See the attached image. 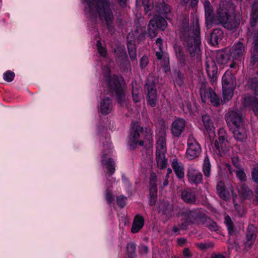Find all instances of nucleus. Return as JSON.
Masks as SVG:
<instances>
[{
	"instance_id": "1",
	"label": "nucleus",
	"mask_w": 258,
	"mask_h": 258,
	"mask_svg": "<svg viewBox=\"0 0 258 258\" xmlns=\"http://www.w3.org/2000/svg\"><path fill=\"white\" fill-rule=\"evenodd\" d=\"M207 27L221 24L225 28L233 30L237 28L240 22V15L234 14L235 6L231 0H221L217 10L218 18L214 16L212 7L205 9Z\"/></svg>"
},
{
	"instance_id": "2",
	"label": "nucleus",
	"mask_w": 258,
	"mask_h": 258,
	"mask_svg": "<svg viewBox=\"0 0 258 258\" xmlns=\"http://www.w3.org/2000/svg\"><path fill=\"white\" fill-rule=\"evenodd\" d=\"M85 3L84 14L90 20L99 17L101 23L105 24L108 30L114 29V16L109 0H83Z\"/></svg>"
},
{
	"instance_id": "3",
	"label": "nucleus",
	"mask_w": 258,
	"mask_h": 258,
	"mask_svg": "<svg viewBox=\"0 0 258 258\" xmlns=\"http://www.w3.org/2000/svg\"><path fill=\"white\" fill-rule=\"evenodd\" d=\"M181 38L183 40V44L186 47L191 57L199 59L201 55L200 45V28L197 26L195 29L188 28V22L186 17L183 20V26L180 29Z\"/></svg>"
},
{
	"instance_id": "4",
	"label": "nucleus",
	"mask_w": 258,
	"mask_h": 258,
	"mask_svg": "<svg viewBox=\"0 0 258 258\" xmlns=\"http://www.w3.org/2000/svg\"><path fill=\"white\" fill-rule=\"evenodd\" d=\"M103 72L108 92L117 97L118 102L121 106L126 105L125 83L123 78L116 75L111 76L110 70L108 67H104Z\"/></svg>"
},
{
	"instance_id": "5",
	"label": "nucleus",
	"mask_w": 258,
	"mask_h": 258,
	"mask_svg": "<svg viewBox=\"0 0 258 258\" xmlns=\"http://www.w3.org/2000/svg\"><path fill=\"white\" fill-rule=\"evenodd\" d=\"M143 127L140 126L138 122H132V128L128 137V145L131 149L134 150L138 145L143 146L146 141L149 144H152V134L148 128H146L147 134L145 140H139L141 134L143 133Z\"/></svg>"
},
{
	"instance_id": "6",
	"label": "nucleus",
	"mask_w": 258,
	"mask_h": 258,
	"mask_svg": "<svg viewBox=\"0 0 258 258\" xmlns=\"http://www.w3.org/2000/svg\"><path fill=\"white\" fill-rule=\"evenodd\" d=\"M181 229H186L192 224H202L206 219V215L202 210L197 209L186 210L181 214Z\"/></svg>"
},
{
	"instance_id": "7",
	"label": "nucleus",
	"mask_w": 258,
	"mask_h": 258,
	"mask_svg": "<svg viewBox=\"0 0 258 258\" xmlns=\"http://www.w3.org/2000/svg\"><path fill=\"white\" fill-rule=\"evenodd\" d=\"M101 141L102 142L103 145V147L104 148L103 151L101 163L102 165L105 166L107 170V174H110L112 175L114 173L115 168V163L113 160L110 157L112 152L111 145L110 143L109 136H105L104 138L101 139Z\"/></svg>"
},
{
	"instance_id": "8",
	"label": "nucleus",
	"mask_w": 258,
	"mask_h": 258,
	"mask_svg": "<svg viewBox=\"0 0 258 258\" xmlns=\"http://www.w3.org/2000/svg\"><path fill=\"white\" fill-rule=\"evenodd\" d=\"M222 84L223 101H228L232 98L236 86V78L230 71H226L223 76Z\"/></svg>"
},
{
	"instance_id": "9",
	"label": "nucleus",
	"mask_w": 258,
	"mask_h": 258,
	"mask_svg": "<svg viewBox=\"0 0 258 258\" xmlns=\"http://www.w3.org/2000/svg\"><path fill=\"white\" fill-rule=\"evenodd\" d=\"M156 144V159L157 165L160 169H164L167 165V160L165 157L167 150L164 134L158 138Z\"/></svg>"
},
{
	"instance_id": "10",
	"label": "nucleus",
	"mask_w": 258,
	"mask_h": 258,
	"mask_svg": "<svg viewBox=\"0 0 258 258\" xmlns=\"http://www.w3.org/2000/svg\"><path fill=\"white\" fill-rule=\"evenodd\" d=\"M215 147L218 150L220 156L226 155L230 147L227 132L223 128H220L218 131V138L216 140Z\"/></svg>"
},
{
	"instance_id": "11",
	"label": "nucleus",
	"mask_w": 258,
	"mask_h": 258,
	"mask_svg": "<svg viewBox=\"0 0 258 258\" xmlns=\"http://www.w3.org/2000/svg\"><path fill=\"white\" fill-rule=\"evenodd\" d=\"M187 144V148L185 157L188 160H191L200 155L201 151V147L192 135L188 136Z\"/></svg>"
},
{
	"instance_id": "12",
	"label": "nucleus",
	"mask_w": 258,
	"mask_h": 258,
	"mask_svg": "<svg viewBox=\"0 0 258 258\" xmlns=\"http://www.w3.org/2000/svg\"><path fill=\"white\" fill-rule=\"evenodd\" d=\"M225 118L229 126L235 127L244 123L241 115L237 110H229L225 114Z\"/></svg>"
},
{
	"instance_id": "13",
	"label": "nucleus",
	"mask_w": 258,
	"mask_h": 258,
	"mask_svg": "<svg viewBox=\"0 0 258 258\" xmlns=\"http://www.w3.org/2000/svg\"><path fill=\"white\" fill-rule=\"evenodd\" d=\"M147 89V101L149 105L151 107H154L156 105L157 102V90L154 83H150L149 80H148L145 85Z\"/></svg>"
},
{
	"instance_id": "14",
	"label": "nucleus",
	"mask_w": 258,
	"mask_h": 258,
	"mask_svg": "<svg viewBox=\"0 0 258 258\" xmlns=\"http://www.w3.org/2000/svg\"><path fill=\"white\" fill-rule=\"evenodd\" d=\"M245 53V48L243 43L238 42L234 44L231 51V56L234 60L240 61Z\"/></svg>"
},
{
	"instance_id": "15",
	"label": "nucleus",
	"mask_w": 258,
	"mask_h": 258,
	"mask_svg": "<svg viewBox=\"0 0 258 258\" xmlns=\"http://www.w3.org/2000/svg\"><path fill=\"white\" fill-rule=\"evenodd\" d=\"M185 126L184 119L179 118L175 120L172 123L171 130L174 137H179L183 132Z\"/></svg>"
},
{
	"instance_id": "16",
	"label": "nucleus",
	"mask_w": 258,
	"mask_h": 258,
	"mask_svg": "<svg viewBox=\"0 0 258 258\" xmlns=\"http://www.w3.org/2000/svg\"><path fill=\"white\" fill-rule=\"evenodd\" d=\"M187 178L189 182L195 184H199L203 180V175L201 172L192 167L188 169Z\"/></svg>"
},
{
	"instance_id": "17",
	"label": "nucleus",
	"mask_w": 258,
	"mask_h": 258,
	"mask_svg": "<svg viewBox=\"0 0 258 258\" xmlns=\"http://www.w3.org/2000/svg\"><path fill=\"white\" fill-rule=\"evenodd\" d=\"M114 53L116 55V60L120 67L128 64L124 47H117L114 49Z\"/></svg>"
},
{
	"instance_id": "18",
	"label": "nucleus",
	"mask_w": 258,
	"mask_h": 258,
	"mask_svg": "<svg viewBox=\"0 0 258 258\" xmlns=\"http://www.w3.org/2000/svg\"><path fill=\"white\" fill-rule=\"evenodd\" d=\"M112 109L111 100L108 97L102 98L99 105V111L103 115L110 113Z\"/></svg>"
},
{
	"instance_id": "19",
	"label": "nucleus",
	"mask_w": 258,
	"mask_h": 258,
	"mask_svg": "<svg viewBox=\"0 0 258 258\" xmlns=\"http://www.w3.org/2000/svg\"><path fill=\"white\" fill-rule=\"evenodd\" d=\"M234 127L235 128L233 131L234 138L238 141H243L246 140L247 134L244 124L243 123Z\"/></svg>"
},
{
	"instance_id": "20",
	"label": "nucleus",
	"mask_w": 258,
	"mask_h": 258,
	"mask_svg": "<svg viewBox=\"0 0 258 258\" xmlns=\"http://www.w3.org/2000/svg\"><path fill=\"white\" fill-rule=\"evenodd\" d=\"M171 166L179 178H182L184 176L183 164L178 160L177 158L173 159L171 162Z\"/></svg>"
},
{
	"instance_id": "21",
	"label": "nucleus",
	"mask_w": 258,
	"mask_h": 258,
	"mask_svg": "<svg viewBox=\"0 0 258 258\" xmlns=\"http://www.w3.org/2000/svg\"><path fill=\"white\" fill-rule=\"evenodd\" d=\"M144 218L140 215H137L134 219L132 224L131 231L133 233L138 232L144 225Z\"/></svg>"
},
{
	"instance_id": "22",
	"label": "nucleus",
	"mask_w": 258,
	"mask_h": 258,
	"mask_svg": "<svg viewBox=\"0 0 258 258\" xmlns=\"http://www.w3.org/2000/svg\"><path fill=\"white\" fill-rule=\"evenodd\" d=\"M207 73L210 78L214 79L217 73V68L215 62L213 60H208L205 64Z\"/></svg>"
},
{
	"instance_id": "23",
	"label": "nucleus",
	"mask_w": 258,
	"mask_h": 258,
	"mask_svg": "<svg viewBox=\"0 0 258 258\" xmlns=\"http://www.w3.org/2000/svg\"><path fill=\"white\" fill-rule=\"evenodd\" d=\"M181 198L185 202L189 204L195 203L196 201L195 194L191 189H184L182 190Z\"/></svg>"
},
{
	"instance_id": "24",
	"label": "nucleus",
	"mask_w": 258,
	"mask_h": 258,
	"mask_svg": "<svg viewBox=\"0 0 258 258\" xmlns=\"http://www.w3.org/2000/svg\"><path fill=\"white\" fill-rule=\"evenodd\" d=\"M203 125L200 127V130L207 132L212 131L214 129V125L211 122L210 117L207 114L202 115Z\"/></svg>"
},
{
	"instance_id": "25",
	"label": "nucleus",
	"mask_w": 258,
	"mask_h": 258,
	"mask_svg": "<svg viewBox=\"0 0 258 258\" xmlns=\"http://www.w3.org/2000/svg\"><path fill=\"white\" fill-rule=\"evenodd\" d=\"M223 32L220 29H215L211 34L210 42L213 45H217L223 37Z\"/></svg>"
},
{
	"instance_id": "26",
	"label": "nucleus",
	"mask_w": 258,
	"mask_h": 258,
	"mask_svg": "<svg viewBox=\"0 0 258 258\" xmlns=\"http://www.w3.org/2000/svg\"><path fill=\"white\" fill-rule=\"evenodd\" d=\"M257 62H258V37L254 40L253 46L251 50L249 63L250 66H253Z\"/></svg>"
},
{
	"instance_id": "27",
	"label": "nucleus",
	"mask_w": 258,
	"mask_h": 258,
	"mask_svg": "<svg viewBox=\"0 0 258 258\" xmlns=\"http://www.w3.org/2000/svg\"><path fill=\"white\" fill-rule=\"evenodd\" d=\"M158 8L159 13L164 15L167 20H171L172 19L171 9L168 5L164 3H162L159 5Z\"/></svg>"
},
{
	"instance_id": "28",
	"label": "nucleus",
	"mask_w": 258,
	"mask_h": 258,
	"mask_svg": "<svg viewBox=\"0 0 258 258\" xmlns=\"http://www.w3.org/2000/svg\"><path fill=\"white\" fill-rule=\"evenodd\" d=\"M159 209L163 213L167 216L170 217L173 214V206L168 202H162L160 204Z\"/></svg>"
},
{
	"instance_id": "29",
	"label": "nucleus",
	"mask_w": 258,
	"mask_h": 258,
	"mask_svg": "<svg viewBox=\"0 0 258 258\" xmlns=\"http://www.w3.org/2000/svg\"><path fill=\"white\" fill-rule=\"evenodd\" d=\"M211 165L209 158L208 156L205 157L204 160L202 170L206 178L210 177L211 175Z\"/></svg>"
},
{
	"instance_id": "30",
	"label": "nucleus",
	"mask_w": 258,
	"mask_h": 258,
	"mask_svg": "<svg viewBox=\"0 0 258 258\" xmlns=\"http://www.w3.org/2000/svg\"><path fill=\"white\" fill-rule=\"evenodd\" d=\"M217 191L219 196L222 199L226 200L228 198V194L227 193L224 183L223 181H219L216 187Z\"/></svg>"
},
{
	"instance_id": "31",
	"label": "nucleus",
	"mask_w": 258,
	"mask_h": 258,
	"mask_svg": "<svg viewBox=\"0 0 258 258\" xmlns=\"http://www.w3.org/2000/svg\"><path fill=\"white\" fill-rule=\"evenodd\" d=\"M151 20H154L156 24L154 25L158 29L165 30L167 26V23L165 19L160 17H154Z\"/></svg>"
},
{
	"instance_id": "32",
	"label": "nucleus",
	"mask_w": 258,
	"mask_h": 258,
	"mask_svg": "<svg viewBox=\"0 0 258 258\" xmlns=\"http://www.w3.org/2000/svg\"><path fill=\"white\" fill-rule=\"evenodd\" d=\"M256 228L253 225H249L247 228L246 237L248 241H255Z\"/></svg>"
},
{
	"instance_id": "33",
	"label": "nucleus",
	"mask_w": 258,
	"mask_h": 258,
	"mask_svg": "<svg viewBox=\"0 0 258 258\" xmlns=\"http://www.w3.org/2000/svg\"><path fill=\"white\" fill-rule=\"evenodd\" d=\"M238 192L240 195L244 199L250 198L252 195V191L245 185H241L238 188Z\"/></svg>"
},
{
	"instance_id": "34",
	"label": "nucleus",
	"mask_w": 258,
	"mask_h": 258,
	"mask_svg": "<svg viewBox=\"0 0 258 258\" xmlns=\"http://www.w3.org/2000/svg\"><path fill=\"white\" fill-rule=\"evenodd\" d=\"M156 22L154 20H150L148 29V34L152 37H155L156 36L158 32V28L154 25Z\"/></svg>"
},
{
	"instance_id": "35",
	"label": "nucleus",
	"mask_w": 258,
	"mask_h": 258,
	"mask_svg": "<svg viewBox=\"0 0 258 258\" xmlns=\"http://www.w3.org/2000/svg\"><path fill=\"white\" fill-rule=\"evenodd\" d=\"M176 57L181 66L185 64V56L182 48L179 46L174 47Z\"/></svg>"
},
{
	"instance_id": "36",
	"label": "nucleus",
	"mask_w": 258,
	"mask_h": 258,
	"mask_svg": "<svg viewBox=\"0 0 258 258\" xmlns=\"http://www.w3.org/2000/svg\"><path fill=\"white\" fill-rule=\"evenodd\" d=\"M136 245L135 243H127L126 246V250L128 257L129 258H136Z\"/></svg>"
},
{
	"instance_id": "37",
	"label": "nucleus",
	"mask_w": 258,
	"mask_h": 258,
	"mask_svg": "<svg viewBox=\"0 0 258 258\" xmlns=\"http://www.w3.org/2000/svg\"><path fill=\"white\" fill-rule=\"evenodd\" d=\"M213 90L211 89H206L204 87L200 89V95L203 102L206 103L207 99L210 98V96L212 93Z\"/></svg>"
},
{
	"instance_id": "38",
	"label": "nucleus",
	"mask_w": 258,
	"mask_h": 258,
	"mask_svg": "<svg viewBox=\"0 0 258 258\" xmlns=\"http://www.w3.org/2000/svg\"><path fill=\"white\" fill-rule=\"evenodd\" d=\"M216 59L219 64H225L228 61V58L225 53L223 51H219L216 54Z\"/></svg>"
},
{
	"instance_id": "39",
	"label": "nucleus",
	"mask_w": 258,
	"mask_h": 258,
	"mask_svg": "<svg viewBox=\"0 0 258 258\" xmlns=\"http://www.w3.org/2000/svg\"><path fill=\"white\" fill-rule=\"evenodd\" d=\"M156 45L158 47L159 51H157L156 55L158 59H161L164 54L162 49L163 40L161 38H157L156 42Z\"/></svg>"
},
{
	"instance_id": "40",
	"label": "nucleus",
	"mask_w": 258,
	"mask_h": 258,
	"mask_svg": "<svg viewBox=\"0 0 258 258\" xmlns=\"http://www.w3.org/2000/svg\"><path fill=\"white\" fill-rule=\"evenodd\" d=\"M202 224H205L206 226L211 231H216L218 229V227L216 223L210 218H208L207 216L205 222L202 223Z\"/></svg>"
},
{
	"instance_id": "41",
	"label": "nucleus",
	"mask_w": 258,
	"mask_h": 258,
	"mask_svg": "<svg viewBox=\"0 0 258 258\" xmlns=\"http://www.w3.org/2000/svg\"><path fill=\"white\" fill-rule=\"evenodd\" d=\"M128 51L130 58L132 60H135L136 59V47L134 43L129 42L127 44Z\"/></svg>"
},
{
	"instance_id": "42",
	"label": "nucleus",
	"mask_w": 258,
	"mask_h": 258,
	"mask_svg": "<svg viewBox=\"0 0 258 258\" xmlns=\"http://www.w3.org/2000/svg\"><path fill=\"white\" fill-rule=\"evenodd\" d=\"M157 199V191L155 187L150 189L149 204L150 206H154L156 204Z\"/></svg>"
},
{
	"instance_id": "43",
	"label": "nucleus",
	"mask_w": 258,
	"mask_h": 258,
	"mask_svg": "<svg viewBox=\"0 0 258 258\" xmlns=\"http://www.w3.org/2000/svg\"><path fill=\"white\" fill-rule=\"evenodd\" d=\"M196 246L201 251H206L209 248H212L214 245L213 243H196Z\"/></svg>"
},
{
	"instance_id": "44",
	"label": "nucleus",
	"mask_w": 258,
	"mask_h": 258,
	"mask_svg": "<svg viewBox=\"0 0 258 258\" xmlns=\"http://www.w3.org/2000/svg\"><path fill=\"white\" fill-rule=\"evenodd\" d=\"M210 100L211 104L216 106L217 107L220 105V100L219 98V97L217 96L215 92L213 91H212V93L211 94L210 96Z\"/></svg>"
},
{
	"instance_id": "45",
	"label": "nucleus",
	"mask_w": 258,
	"mask_h": 258,
	"mask_svg": "<svg viewBox=\"0 0 258 258\" xmlns=\"http://www.w3.org/2000/svg\"><path fill=\"white\" fill-rule=\"evenodd\" d=\"M96 47L100 55L104 57H105L107 54V50L105 47L102 46L100 40L97 41Z\"/></svg>"
},
{
	"instance_id": "46",
	"label": "nucleus",
	"mask_w": 258,
	"mask_h": 258,
	"mask_svg": "<svg viewBox=\"0 0 258 258\" xmlns=\"http://www.w3.org/2000/svg\"><path fill=\"white\" fill-rule=\"evenodd\" d=\"M250 86L251 89L253 91L255 95L258 96V80L255 78H253L250 80Z\"/></svg>"
},
{
	"instance_id": "47",
	"label": "nucleus",
	"mask_w": 258,
	"mask_h": 258,
	"mask_svg": "<svg viewBox=\"0 0 258 258\" xmlns=\"http://www.w3.org/2000/svg\"><path fill=\"white\" fill-rule=\"evenodd\" d=\"M248 100L250 102V105L255 114H258V99L255 98H249Z\"/></svg>"
},
{
	"instance_id": "48",
	"label": "nucleus",
	"mask_w": 258,
	"mask_h": 258,
	"mask_svg": "<svg viewBox=\"0 0 258 258\" xmlns=\"http://www.w3.org/2000/svg\"><path fill=\"white\" fill-rule=\"evenodd\" d=\"M15 77V73L10 71H7L3 75L4 80L7 82H12Z\"/></svg>"
},
{
	"instance_id": "49",
	"label": "nucleus",
	"mask_w": 258,
	"mask_h": 258,
	"mask_svg": "<svg viewBox=\"0 0 258 258\" xmlns=\"http://www.w3.org/2000/svg\"><path fill=\"white\" fill-rule=\"evenodd\" d=\"M251 176L253 180L258 183V163L253 167L251 171Z\"/></svg>"
},
{
	"instance_id": "50",
	"label": "nucleus",
	"mask_w": 258,
	"mask_h": 258,
	"mask_svg": "<svg viewBox=\"0 0 258 258\" xmlns=\"http://www.w3.org/2000/svg\"><path fill=\"white\" fill-rule=\"evenodd\" d=\"M225 222L226 224L229 232L231 233L233 231V225L229 216H227L225 217Z\"/></svg>"
},
{
	"instance_id": "51",
	"label": "nucleus",
	"mask_w": 258,
	"mask_h": 258,
	"mask_svg": "<svg viewBox=\"0 0 258 258\" xmlns=\"http://www.w3.org/2000/svg\"><path fill=\"white\" fill-rule=\"evenodd\" d=\"M236 174L237 177L241 181H244L246 180V176L244 171L241 169H239L236 170Z\"/></svg>"
},
{
	"instance_id": "52",
	"label": "nucleus",
	"mask_w": 258,
	"mask_h": 258,
	"mask_svg": "<svg viewBox=\"0 0 258 258\" xmlns=\"http://www.w3.org/2000/svg\"><path fill=\"white\" fill-rule=\"evenodd\" d=\"M132 95H133V100L136 103H137V102H139L140 101V100L141 99V96L138 93V91L137 90V88H135L133 87V91H132Z\"/></svg>"
},
{
	"instance_id": "53",
	"label": "nucleus",
	"mask_w": 258,
	"mask_h": 258,
	"mask_svg": "<svg viewBox=\"0 0 258 258\" xmlns=\"http://www.w3.org/2000/svg\"><path fill=\"white\" fill-rule=\"evenodd\" d=\"M126 198L123 196H120L116 198V203L118 206L123 207L126 205Z\"/></svg>"
},
{
	"instance_id": "54",
	"label": "nucleus",
	"mask_w": 258,
	"mask_h": 258,
	"mask_svg": "<svg viewBox=\"0 0 258 258\" xmlns=\"http://www.w3.org/2000/svg\"><path fill=\"white\" fill-rule=\"evenodd\" d=\"M250 16L258 18V2L253 3L252 6V11Z\"/></svg>"
},
{
	"instance_id": "55",
	"label": "nucleus",
	"mask_w": 258,
	"mask_h": 258,
	"mask_svg": "<svg viewBox=\"0 0 258 258\" xmlns=\"http://www.w3.org/2000/svg\"><path fill=\"white\" fill-rule=\"evenodd\" d=\"M149 62V59L147 56H143L140 59V67L142 69L145 68Z\"/></svg>"
},
{
	"instance_id": "56",
	"label": "nucleus",
	"mask_w": 258,
	"mask_h": 258,
	"mask_svg": "<svg viewBox=\"0 0 258 258\" xmlns=\"http://www.w3.org/2000/svg\"><path fill=\"white\" fill-rule=\"evenodd\" d=\"M105 199L108 204H110L113 201V197L112 194L109 190H107L105 194Z\"/></svg>"
},
{
	"instance_id": "57",
	"label": "nucleus",
	"mask_w": 258,
	"mask_h": 258,
	"mask_svg": "<svg viewBox=\"0 0 258 258\" xmlns=\"http://www.w3.org/2000/svg\"><path fill=\"white\" fill-rule=\"evenodd\" d=\"M232 164H233V165L237 168H240V164L239 163V158L236 156H233V157H232Z\"/></svg>"
},
{
	"instance_id": "58",
	"label": "nucleus",
	"mask_w": 258,
	"mask_h": 258,
	"mask_svg": "<svg viewBox=\"0 0 258 258\" xmlns=\"http://www.w3.org/2000/svg\"><path fill=\"white\" fill-rule=\"evenodd\" d=\"M182 3L184 4H186L190 2L191 7H195L198 5L199 0H181Z\"/></svg>"
},
{
	"instance_id": "59",
	"label": "nucleus",
	"mask_w": 258,
	"mask_h": 258,
	"mask_svg": "<svg viewBox=\"0 0 258 258\" xmlns=\"http://www.w3.org/2000/svg\"><path fill=\"white\" fill-rule=\"evenodd\" d=\"M180 225L181 224L178 225H176L173 227L172 232L174 234L177 235L179 233L180 230L183 229L180 228Z\"/></svg>"
},
{
	"instance_id": "60",
	"label": "nucleus",
	"mask_w": 258,
	"mask_h": 258,
	"mask_svg": "<svg viewBox=\"0 0 258 258\" xmlns=\"http://www.w3.org/2000/svg\"><path fill=\"white\" fill-rule=\"evenodd\" d=\"M183 255L184 257L189 258L191 256L190 250L188 248H184L182 251Z\"/></svg>"
},
{
	"instance_id": "61",
	"label": "nucleus",
	"mask_w": 258,
	"mask_h": 258,
	"mask_svg": "<svg viewBox=\"0 0 258 258\" xmlns=\"http://www.w3.org/2000/svg\"><path fill=\"white\" fill-rule=\"evenodd\" d=\"M149 251V248L147 246L142 245L140 247V252L142 254L147 253Z\"/></svg>"
},
{
	"instance_id": "62",
	"label": "nucleus",
	"mask_w": 258,
	"mask_h": 258,
	"mask_svg": "<svg viewBox=\"0 0 258 258\" xmlns=\"http://www.w3.org/2000/svg\"><path fill=\"white\" fill-rule=\"evenodd\" d=\"M211 258H226V256L222 253H213L212 254Z\"/></svg>"
},
{
	"instance_id": "63",
	"label": "nucleus",
	"mask_w": 258,
	"mask_h": 258,
	"mask_svg": "<svg viewBox=\"0 0 258 258\" xmlns=\"http://www.w3.org/2000/svg\"><path fill=\"white\" fill-rule=\"evenodd\" d=\"M257 18L250 16V25L251 26H254L256 23Z\"/></svg>"
},
{
	"instance_id": "64",
	"label": "nucleus",
	"mask_w": 258,
	"mask_h": 258,
	"mask_svg": "<svg viewBox=\"0 0 258 258\" xmlns=\"http://www.w3.org/2000/svg\"><path fill=\"white\" fill-rule=\"evenodd\" d=\"M150 189H152V188L155 187L156 189V191H157L156 181L153 180H150Z\"/></svg>"
}]
</instances>
